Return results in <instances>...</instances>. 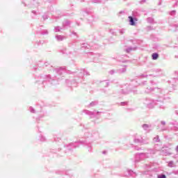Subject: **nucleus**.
<instances>
[{
  "instance_id": "obj_42",
  "label": "nucleus",
  "mask_w": 178,
  "mask_h": 178,
  "mask_svg": "<svg viewBox=\"0 0 178 178\" xmlns=\"http://www.w3.org/2000/svg\"><path fill=\"white\" fill-rule=\"evenodd\" d=\"M128 102H122L120 103L121 106H126L127 105Z\"/></svg>"
},
{
  "instance_id": "obj_53",
  "label": "nucleus",
  "mask_w": 178,
  "mask_h": 178,
  "mask_svg": "<svg viewBox=\"0 0 178 178\" xmlns=\"http://www.w3.org/2000/svg\"><path fill=\"white\" fill-rule=\"evenodd\" d=\"M161 126H165L166 124V122L165 121H161Z\"/></svg>"
},
{
  "instance_id": "obj_57",
  "label": "nucleus",
  "mask_w": 178,
  "mask_h": 178,
  "mask_svg": "<svg viewBox=\"0 0 178 178\" xmlns=\"http://www.w3.org/2000/svg\"><path fill=\"white\" fill-rule=\"evenodd\" d=\"M147 76H148V75L142 74V75H141V77L145 78V77H147Z\"/></svg>"
},
{
  "instance_id": "obj_20",
  "label": "nucleus",
  "mask_w": 178,
  "mask_h": 178,
  "mask_svg": "<svg viewBox=\"0 0 178 178\" xmlns=\"http://www.w3.org/2000/svg\"><path fill=\"white\" fill-rule=\"evenodd\" d=\"M152 71L156 74H162V73H163V70H161V68H154Z\"/></svg>"
},
{
  "instance_id": "obj_13",
  "label": "nucleus",
  "mask_w": 178,
  "mask_h": 178,
  "mask_svg": "<svg viewBox=\"0 0 178 178\" xmlns=\"http://www.w3.org/2000/svg\"><path fill=\"white\" fill-rule=\"evenodd\" d=\"M169 124L171 125V126H173V127H169L170 128V130H175V131H177L178 130V127H176V126H177V122L172 121V122H170L169 123Z\"/></svg>"
},
{
  "instance_id": "obj_55",
  "label": "nucleus",
  "mask_w": 178,
  "mask_h": 178,
  "mask_svg": "<svg viewBox=\"0 0 178 178\" xmlns=\"http://www.w3.org/2000/svg\"><path fill=\"white\" fill-rule=\"evenodd\" d=\"M110 33H111V34L115 35V31H113V30H111V31H110Z\"/></svg>"
},
{
  "instance_id": "obj_3",
  "label": "nucleus",
  "mask_w": 178,
  "mask_h": 178,
  "mask_svg": "<svg viewBox=\"0 0 178 178\" xmlns=\"http://www.w3.org/2000/svg\"><path fill=\"white\" fill-rule=\"evenodd\" d=\"M84 144H85V145H87L88 152H92V147L87 142L83 141V140H79L78 142H74V143H70L68 145H65L64 147L68 151H72V149H73V148H77V147H79V145H83Z\"/></svg>"
},
{
  "instance_id": "obj_39",
  "label": "nucleus",
  "mask_w": 178,
  "mask_h": 178,
  "mask_svg": "<svg viewBox=\"0 0 178 178\" xmlns=\"http://www.w3.org/2000/svg\"><path fill=\"white\" fill-rule=\"evenodd\" d=\"M60 52H61V54H67V52H66V48H63L60 50Z\"/></svg>"
},
{
  "instance_id": "obj_8",
  "label": "nucleus",
  "mask_w": 178,
  "mask_h": 178,
  "mask_svg": "<svg viewBox=\"0 0 178 178\" xmlns=\"http://www.w3.org/2000/svg\"><path fill=\"white\" fill-rule=\"evenodd\" d=\"M152 154H154V150L149 149L147 152L145 153H140V155L142 156V161H145V159H148L152 155Z\"/></svg>"
},
{
  "instance_id": "obj_5",
  "label": "nucleus",
  "mask_w": 178,
  "mask_h": 178,
  "mask_svg": "<svg viewBox=\"0 0 178 178\" xmlns=\"http://www.w3.org/2000/svg\"><path fill=\"white\" fill-rule=\"evenodd\" d=\"M122 92L123 94H129L133 91L134 94H137V90H133V86L131 84L127 83L122 86Z\"/></svg>"
},
{
  "instance_id": "obj_22",
  "label": "nucleus",
  "mask_w": 178,
  "mask_h": 178,
  "mask_svg": "<svg viewBox=\"0 0 178 178\" xmlns=\"http://www.w3.org/2000/svg\"><path fill=\"white\" fill-rule=\"evenodd\" d=\"M56 40H57L58 41H63V40H65L66 38V37L63 36V35H56L55 36Z\"/></svg>"
},
{
  "instance_id": "obj_37",
  "label": "nucleus",
  "mask_w": 178,
  "mask_h": 178,
  "mask_svg": "<svg viewBox=\"0 0 178 178\" xmlns=\"http://www.w3.org/2000/svg\"><path fill=\"white\" fill-rule=\"evenodd\" d=\"M29 111L31 113H35V110L33 107H30Z\"/></svg>"
},
{
  "instance_id": "obj_4",
  "label": "nucleus",
  "mask_w": 178,
  "mask_h": 178,
  "mask_svg": "<svg viewBox=\"0 0 178 178\" xmlns=\"http://www.w3.org/2000/svg\"><path fill=\"white\" fill-rule=\"evenodd\" d=\"M145 94H153V95H165V90L161 88H149L147 87L145 89Z\"/></svg>"
},
{
  "instance_id": "obj_51",
  "label": "nucleus",
  "mask_w": 178,
  "mask_h": 178,
  "mask_svg": "<svg viewBox=\"0 0 178 178\" xmlns=\"http://www.w3.org/2000/svg\"><path fill=\"white\" fill-rule=\"evenodd\" d=\"M171 173H172V175H178V170H172V171L171 172Z\"/></svg>"
},
{
  "instance_id": "obj_26",
  "label": "nucleus",
  "mask_w": 178,
  "mask_h": 178,
  "mask_svg": "<svg viewBox=\"0 0 178 178\" xmlns=\"http://www.w3.org/2000/svg\"><path fill=\"white\" fill-rule=\"evenodd\" d=\"M60 30H63V26H62V27L55 26L54 27V33H59V31H60Z\"/></svg>"
},
{
  "instance_id": "obj_25",
  "label": "nucleus",
  "mask_w": 178,
  "mask_h": 178,
  "mask_svg": "<svg viewBox=\"0 0 178 178\" xmlns=\"http://www.w3.org/2000/svg\"><path fill=\"white\" fill-rule=\"evenodd\" d=\"M88 20L90 23H92V22H95V18L94 15H90L88 17Z\"/></svg>"
},
{
  "instance_id": "obj_18",
  "label": "nucleus",
  "mask_w": 178,
  "mask_h": 178,
  "mask_svg": "<svg viewBox=\"0 0 178 178\" xmlns=\"http://www.w3.org/2000/svg\"><path fill=\"white\" fill-rule=\"evenodd\" d=\"M142 129H143L145 131H147V133H149V129H151V125L148 124H143L142 125Z\"/></svg>"
},
{
  "instance_id": "obj_14",
  "label": "nucleus",
  "mask_w": 178,
  "mask_h": 178,
  "mask_svg": "<svg viewBox=\"0 0 178 178\" xmlns=\"http://www.w3.org/2000/svg\"><path fill=\"white\" fill-rule=\"evenodd\" d=\"M54 72H55V73H57V74H63V73H65V72H66V70L65 67H60V68H57L56 70H54Z\"/></svg>"
},
{
  "instance_id": "obj_10",
  "label": "nucleus",
  "mask_w": 178,
  "mask_h": 178,
  "mask_svg": "<svg viewBox=\"0 0 178 178\" xmlns=\"http://www.w3.org/2000/svg\"><path fill=\"white\" fill-rule=\"evenodd\" d=\"M78 77L83 78L84 76H89L90 74L86 70H81L76 72Z\"/></svg>"
},
{
  "instance_id": "obj_24",
  "label": "nucleus",
  "mask_w": 178,
  "mask_h": 178,
  "mask_svg": "<svg viewBox=\"0 0 178 178\" xmlns=\"http://www.w3.org/2000/svg\"><path fill=\"white\" fill-rule=\"evenodd\" d=\"M159 58V54L158 53H153L152 55V59L153 60H156Z\"/></svg>"
},
{
  "instance_id": "obj_35",
  "label": "nucleus",
  "mask_w": 178,
  "mask_h": 178,
  "mask_svg": "<svg viewBox=\"0 0 178 178\" xmlns=\"http://www.w3.org/2000/svg\"><path fill=\"white\" fill-rule=\"evenodd\" d=\"M149 83H150V84H151L152 86H156V84H158L159 82H156V81H154V80H151V81H149Z\"/></svg>"
},
{
  "instance_id": "obj_23",
  "label": "nucleus",
  "mask_w": 178,
  "mask_h": 178,
  "mask_svg": "<svg viewBox=\"0 0 178 178\" xmlns=\"http://www.w3.org/2000/svg\"><path fill=\"white\" fill-rule=\"evenodd\" d=\"M136 49H137V47H129L125 49V51L127 52V54H130L131 51H136Z\"/></svg>"
},
{
  "instance_id": "obj_44",
  "label": "nucleus",
  "mask_w": 178,
  "mask_h": 178,
  "mask_svg": "<svg viewBox=\"0 0 178 178\" xmlns=\"http://www.w3.org/2000/svg\"><path fill=\"white\" fill-rule=\"evenodd\" d=\"M147 2V0H140V1H139V3L140 4V5H144V3H145Z\"/></svg>"
},
{
  "instance_id": "obj_62",
  "label": "nucleus",
  "mask_w": 178,
  "mask_h": 178,
  "mask_svg": "<svg viewBox=\"0 0 178 178\" xmlns=\"http://www.w3.org/2000/svg\"><path fill=\"white\" fill-rule=\"evenodd\" d=\"M84 13H86V15H88V11H85Z\"/></svg>"
},
{
  "instance_id": "obj_64",
  "label": "nucleus",
  "mask_w": 178,
  "mask_h": 178,
  "mask_svg": "<svg viewBox=\"0 0 178 178\" xmlns=\"http://www.w3.org/2000/svg\"><path fill=\"white\" fill-rule=\"evenodd\" d=\"M176 113H177V115H178V110L176 111Z\"/></svg>"
},
{
  "instance_id": "obj_41",
  "label": "nucleus",
  "mask_w": 178,
  "mask_h": 178,
  "mask_svg": "<svg viewBox=\"0 0 178 178\" xmlns=\"http://www.w3.org/2000/svg\"><path fill=\"white\" fill-rule=\"evenodd\" d=\"M42 19H43V20H47L48 19V15L44 14L42 15Z\"/></svg>"
},
{
  "instance_id": "obj_29",
  "label": "nucleus",
  "mask_w": 178,
  "mask_h": 178,
  "mask_svg": "<svg viewBox=\"0 0 178 178\" xmlns=\"http://www.w3.org/2000/svg\"><path fill=\"white\" fill-rule=\"evenodd\" d=\"M115 73H118V70H111L108 72V74H111V76H113V74H115Z\"/></svg>"
},
{
  "instance_id": "obj_61",
  "label": "nucleus",
  "mask_w": 178,
  "mask_h": 178,
  "mask_svg": "<svg viewBox=\"0 0 178 178\" xmlns=\"http://www.w3.org/2000/svg\"><path fill=\"white\" fill-rule=\"evenodd\" d=\"M176 6H177V3H175V4L174 5V8H176Z\"/></svg>"
},
{
  "instance_id": "obj_50",
  "label": "nucleus",
  "mask_w": 178,
  "mask_h": 178,
  "mask_svg": "<svg viewBox=\"0 0 178 178\" xmlns=\"http://www.w3.org/2000/svg\"><path fill=\"white\" fill-rule=\"evenodd\" d=\"M151 30H154V27H152V26H147V31H151Z\"/></svg>"
},
{
  "instance_id": "obj_30",
  "label": "nucleus",
  "mask_w": 178,
  "mask_h": 178,
  "mask_svg": "<svg viewBox=\"0 0 178 178\" xmlns=\"http://www.w3.org/2000/svg\"><path fill=\"white\" fill-rule=\"evenodd\" d=\"M40 34H41L42 35H48V34H49L48 30H47V29L42 30V31L40 32Z\"/></svg>"
},
{
  "instance_id": "obj_46",
  "label": "nucleus",
  "mask_w": 178,
  "mask_h": 178,
  "mask_svg": "<svg viewBox=\"0 0 178 178\" xmlns=\"http://www.w3.org/2000/svg\"><path fill=\"white\" fill-rule=\"evenodd\" d=\"M140 86H147V81H142L140 83Z\"/></svg>"
},
{
  "instance_id": "obj_49",
  "label": "nucleus",
  "mask_w": 178,
  "mask_h": 178,
  "mask_svg": "<svg viewBox=\"0 0 178 178\" xmlns=\"http://www.w3.org/2000/svg\"><path fill=\"white\" fill-rule=\"evenodd\" d=\"M94 3H101V0H92Z\"/></svg>"
},
{
  "instance_id": "obj_43",
  "label": "nucleus",
  "mask_w": 178,
  "mask_h": 178,
  "mask_svg": "<svg viewBox=\"0 0 178 178\" xmlns=\"http://www.w3.org/2000/svg\"><path fill=\"white\" fill-rule=\"evenodd\" d=\"M170 16H175L176 15V10H172L170 12Z\"/></svg>"
},
{
  "instance_id": "obj_48",
  "label": "nucleus",
  "mask_w": 178,
  "mask_h": 178,
  "mask_svg": "<svg viewBox=\"0 0 178 178\" xmlns=\"http://www.w3.org/2000/svg\"><path fill=\"white\" fill-rule=\"evenodd\" d=\"M104 85L105 87H108L109 86V82L108 81H104Z\"/></svg>"
},
{
  "instance_id": "obj_7",
  "label": "nucleus",
  "mask_w": 178,
  "mask_h": 178,
  "mask_svg": "<svg viewBox=\"0 0 178 178\" xmlns=\"http://www.w3.org/2000/svg\"><path fill=\"white\" fill-rule=\"evenodd\" d=\"M82 112L85 113V115H88V116H90L91 119H92V118H95V115H99V113H101V112L97 111L95 110L94 111L83 110Z\"/></svg>"
},
{
  "instance_id": "obj_54",
  "label": "nucleus",
  "mask_w": 178,
  "mask_h": 178,
  "mask_svg": "<svg viewBox=\"0 0 178 178\" xmlns=\"http://www.w3.org/2000/svg\"><path fill=\"white\" fill-rule=\"evenodd\" d=\"M32 13L35 15H37V11L35 10H32Z\"/></svg>"
},
{
  "instance_id": "obj_58",
  "label": "nucleus",
  "mask_w": 178,
  "mask_h": 178,
  "mask_svg": "<svg viewBox=\"0 0 178 178\" xmlns=\"http://www.w3.org/2000/svg\"><path fill=\"white\" fill-rule=\"evenodd\" d=\"M175 151H176V152H177V153H178V145L176 147V148H175Z\"/></svg>"
},
{
  "instance_id": "obj_36",
  "label": "nucleus",
  "mask_w": 178,
  "mask_h": 178,
  "mask_svg": "<svg viewBox=\"0 0 178 178\" xmlns=\"http://www.w3.org/2000/svg\"><path fill=\"white\" fill-rule=\"evenodd\" d=\"M83 48L87 49H88V46H87V44L84 43L83 44H81V49H83Z\"/></svg>"
},
{
  "instance_id": "obj_47",
  "label": "nucleus",
  "mask_w": 178,
  "mask_h": 178,
  "mask_svg": "<svg viewBox=\"0 0 178 178\" xmlns=\"http://www.w3.org/2000/svg\"><path fill=\"white\" fill-rule=\"evenodd\" d=\"M66 83H67L68 87H70V86H72V81H70L69 80H66Z\"/></svg>"
},
{
  "instance_id": "obj_1",
  "label": "nucleus",
  "mask_w": 178,
  "mask_h": 178,
  "mask_svg": "<svg viewBox=\"0 0 178 178\" xmlns=\"http://www.w3.org/2000/svg\"><path fill=\"white\" fill-rule=\"evenodd\" d=\"M166 99V95H156L154 99L145 98L143 99V104L149 109H154L158 106L159 109H166V106L163 102Z\"/></svg>"
},
{
  "instance_id": "obj_32",
  "label": "nucleus",
  "mask_w": 178,
  "mask_h": 178,
  "mask_svg": "<svg viewBox=\"0 0 178 178\" xmlns=\"http://www.w3.org/2000/svg\"><path fill=\"white\" fill-rule=\"evenodd\" d=\"M147 23H150L151 24H154V18H152V17H148L147 19Z\"/></svg>"
},
{
  "instance_id": "obj_9",
  "label": "nucleus",
  "mask_w": 178,
  "mask_h": 178,
  "mask_svg": "<svg viewBox=\"0 0 178 178\" xmlns=\"http://www.w3.org/2000/svg\"><path fill=\"white\" fill-rule=\"evenodd\" d=\"M88 56H89V58H90L91 59H93V61L98 62V60H99V58H101V54H94L92 53H88Z\"/></svg>"
},
{
  "instance_id": "obj_28",
  "label": "nucleus",
  "mask_w": 178,
  "mask_h": 178,
  "mask_svg": "<svg viewBox=\"0 0 178 178\" xmlns=\"http://www.w3.org/2000/svg\"><path fill=\"white\" fill-rule=\"evenodd\" d=\"M54 138V141H60V140H62V138H60V135L59 134L55 135Z\"/></svg>"
},
{
  "instance_id": "obj_56",
  "label": "nucleus",
  "mask_w": 178,
  "mask_h": 178,
  "mask_svg": "<svg viewBox=\"0 0 178 178\" xmlns=\"http://www.w3.org/2000/svg\"><path fill=\"white\" fill-rule=\"evenodd\" d=\"M136 13H137V12L134 11V12H133V15H134V16H137V14H136Z\"/></svg>"
},
{
  "instance_id": "obj_15",
  "label": "nucleus",
  "mask_w": 178,
  "mask_h": 178,
  "mask_svg": "<svg viewBox=\"0 0 178 178\" xmlns=\"http://www.w3.org/2000/svg\"><path fill=\"white\" fill-rule=\"evenodd\" d=\"M143 161V157L141 156V153H137L135 154V163H137L138 162H141Z\"/></svg>"
},
{
  "instance_id": "obj_16",
  "label": "nucleus",
  "mask_w": 178,
  "mask_h": 178,
  "mask_svg": "<svg viewBox=\"0 0 178 178\" xmlns=\"http://www.w3.org/2000/svg\"><path fill=\"white\" fill-rule=\"evenodd\" d=\"M164 125H163V127H161V125H158L157 126V130H159V131H166L167 130L168 131H170V128L168 127H163Z\"/></svg>"
},
{
  "instance_id": "obj_17",
  "label": "nucleus",
  "mask_w": 178,
  "mask_h": 178,
  "mask_svg": "<svg viewBox=\"0 0 178 178\" xmlns=\"http://www.w3.org/2000/svg\"><path fill=\"white\" fill-rule=\"evenodd\" d=\"M127 172H128V175H124L125 177H129L130 176H131L132 177H136V176H137V174L131 170H129Z\"/></svg>"
},
{
  "instance_id": "obj_40",
  "label": "nucleus",
  "mask_w": 178,
  "mask_h": 178,
  "mask_svg": "<svg viewBox=\"0 0 178 178\" xmlns=\"http://www.w3.org/2000/svg\"><path fill=\"white\" fill-rule=\"evenodd\" d=\"M145 168L147 169V170H149V169H151V164H146L145 165Z\"/></svg>"
},
{
  "instance_id": "obj_52",
  "label": "nucleus",
  "mask_w": 178,
  "mask_h": 178,
  "mask_svg": "<svg viewBox=\"0 0 178 178\" xmlns=\"http://www.w3.org/2000/svg\"><path fill=\"white\" fill-rule=\"evenodd\" d=\"M67 73H68V74H76L75 72H72V71H67Z\"/></svg>"
},
{
  "instance_id": "obj_60",
  "label": "nucleus",
  "mask_w": 178,
  "mask_h": 178,
  "mask_svg": "<svg viewBox=\"0 0 178 178\" xmlns=\"http://www.w3.org/2000/svg\"><path fill=\"white\" fill-rule=\"evenodd\" d=\"M135 149H136L137 151H140V148H138V147H135Z\"/></svg>"
},
{
  "instance_id": "obj_63",
  "label": "nucleus",
  "mask_w": 178,
  "mask_h": 178,
  "mask_svg": "<svg viewBox=\"0 0 178 178\" xmlns=\"http://www.w3.org/2000/svg\"><path fill=\"white\" fill-rule=\"evenodd\" d=\"M174 80H178V76L177 78H174Z\"/></svg>"
},
{
  "instance_id": "obj_38",
  "label": "nucleus",
  "mask_w": 178,
  "mask_h": 178,
  "mask_svg": "<svg viewBox=\"0 0 178 178\" xmlns=\"http://www.w3.org/2000/svg\"><path fill=\"white\" fill-rule=\"evenodd\" d=\"M157 178H166V175H165V174H161L158 175Z\"/></svg>"
},
{
  "instance_id": "obj_33",
  "label": "nucleus",
  "mask_w": 178,
  "mask_h": 178,
  "mask_svg": "<svg viewBox=\"0 0 178 178\" xmlns=\"http://www.w3.org/2000/svg\"><path fill=\"white\" fill-rule=\"evenodd\" d=\"M168 167L175 168V163L173 162V161H170L168 162Z\"/></svg>"
},
{
  "instance_id": "obj_11",
  "label": "nucleus",
  "mask_w": 178,
  "mask_h": 178,
  "mask_svg": "<svg viewBox=\"0 0 178 178\" xmlns=\"http://www.w3.org/2000/svg\"><path fill=\"white\" fill-rule=\"evenodd\" d=\"M128 19L130 26H136V22L138 21V19L136 17L132 16L128 17Z\"/></svg>"
},
{
  "instance_id": "obj_27",
  "label": "nucleus",
  "mask_w": 178,
  "mask_h": 178,
  "mask_svg": "<svg viewBox=\"0 0 178 178\" xmlns=\"http://www.w3.org/2000/svg\"><path fill=\"white\" fill-rule=\"evenodd\" d=\"M161 139L159 138V136L156 135L154 138H153V143H160Z\"/></svg>"
},
{
  "instance_id": "obj_2",
  "label": "nucleus",
  "mask_w": 178,
  "mask_h": 178,
  "mask_svg": "<svg viewBox=\"0 0 178 178\" xmlns=\"http://www.w3.org/2000/svg\"><path fill=\"white\" fill-rule=\"evenodd\" d=\"M35 83H45V81H49V83H51V84H53V86H56V84H59L58 83V79H56V77H51V75H44L42 76H35Z\"/></svg>"
},
{
  "instance_id": "obj_34",
  "label": "nucleus",
  "mask_w": 178,
  "mask_h": 178,
  "mask_svg": "<svg viewBox=\"0 0 178 178\" xmlns=\"http://www.w3.org/2000/svg\"><path fill=\"white\" fill-rule=\"evenodd\" d=\"M172 27H175V29H171L173 31H178V24H172Z\"/></svg>"
},
{
  "instance_id": "obj_31",
  "label": "nucleus",
  "mask_w": 178,
  "mask_h": 178,
  "mask_svg": "<svg viewBox=\"0 0 178 178\" xmlns=\"http://www.w3.org/2000/svg\"><path fill=\"white\" fill-rule=\"evenodd\" d=\"M40 141H42V143H44L45 141H47V138H45V136H42V134H40Z\"/></svg>"
},
{
  "instance_id": "obj_21",
  "label": "nucleus",
  "mask_w": 178,
  "mask_h": 178,
  "mask_svg": "<svg viewBox=\"0 0 178 178\" xmlns=\"http://www.w3.org/2000/svg\"><path fill=\"white\" fill-rule=\"evenodd\" d=\"M70 21L65 20L64 22H63V29H67V27H70Z\"/></svg>"
},
{
  "instance_id": "obj_19",
  "label": "nucleus",
  "mask_w": 178,
  "mask_h": 178,
  "mask_svg": "<svg viewBox=\"0 0 178 178\" xmlns=\"http://www.w3.org/2000/svg\"><path fill=\"white\" fill-rule=\"evenodd\" d=\"M99 102L98 100H95L92 102H90L87 108H94V106H97L98 105Z\"/></svg>"
},
{
  "instance_id": "obj_45",
  "label": "nucleus",
  "mask_w": 178,
  "mask_h": 178,
  "mask_svg": "<svg viewBox=\"0 0 178 178\" xmlns=\"http://www.w3.org/2000/svg\"><path fill=\"white\" fill-rule=\"evenodd\" d=\"M126 31V30L124 29H120V33L121 34V35H123V34H124V32Z\"/></svg>"
},
{
  "instance_id": "obj_12",
  "label": "nucleus",
  "mask_w": 178,
  "mask_h": 178,
  "mask_svg": "<svg viewBox=\"0 0 178 178\" xmlns=\"http://www.w3.org/2000/svg\"><path fill=\"white\" fill-rule=\"evenodd\" d=\"M126 72H127V65H124L122 68L117 69V73L118 74H124Z\"/></svg>"
},
{
  "instance_id": "obj_59",
  "label": "nucleus",
  "mask_w": 178,
  "mask_h": 178,
  "mask_svg": "<svg viewBox=\"0 0 178 178\" xmlns=\"http://www.w3.org/2000/svg\"><path fill=\"white\" fill-rule=\"evenodd\" d=\"M175 74L178 76V71H175Z\"/></svg>"
},
{
  "instance_id": "obj_6",
  "label": "nucleus",
  "mask_w": 178,
  "mask_h": 178,
  "mask_svg": "<svg viewBox=\"0 0 178 178\" xmlns=\"http://www.w3.org/2000/svg\"><path fill=\"white\" fill-rule=\"evenodd\" d=\"M134 142L136 144H148V140H145V139L143 138L141 135L135 134L134 138Z\"/></svg>"
}]
</instances>
